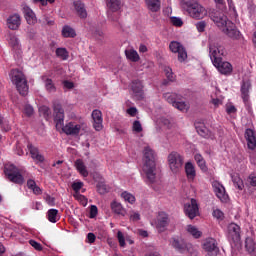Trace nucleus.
I'll list each match as a JSON object with an SVG mask.
<instances>
[{"mask_svg": "<svg viewBox=\"0 0 256 256\" xmlns=\"http://www.w3.org/2000/svg\"><path fill=\"white\" fill-rule=\"evenodd\" d=\"M146 7L152 13H157V11L161 10V0H145Z\"/></svg>", "mask_w": 256, "mask_h": 256, "instance_id": "28", "label": "nucleus"}, {"mask_svg": "<svg viewBox=\"0 0 256 256\" xmlns=\"http://www.w3.org/2000/svg\"><path fill=\"white\" fill-rule=\"evenodd\" d=\"M170 245L174 247L177 251H180V253H187L191 251V244H187L184 240H179L177 238H173L170 241Z\"/></svg>", "mask_w": 256, "mask_h": 256, "instance_id": "17", "label": "nucleus"}, {"mask_svg": "<svg viewBox=\"0 0 256 256\" xmlns=\"http://www.w3.org/2000/svg\"><path fill=\"white\" fill-rule=\"evenodd\" d=\"M74 197L77 199V201H79V203L83 206V207H87V198L84 195L81 194H75Z\"/></svg>", "mask_w": 256, "mask_h": 256, "instance_id": "53", "label": "nucleus"}, {"mask_svg": "<svg viewBox=\"0 0 256 256\" xmlns=\"http://www.w3.org/2000/svg\"><path fill=\"white\" fill-rule=\"evenodd\" d=\"M77 33H75V29H73L71 26H64L62 28V37L65 38H73L76 37Z\"/></svg>", "mask_w": 256, "mask_h": 256, "instance_id": "40", "label": "nucleus"}, {"mask_svg": "<svg viewBox=\"0 0 256 256\" xmlns=\"http://www.w3.org/2000/svg\"><path fill=\"white\" fill-rule=\"evenodd\" d=\"M27 187L31 191H33L34 195H41L43 193V190L39 186H37V183L33 179H29L27 181Z\"/></svg>", "mask_w": 256, "mask_h": 256, "instance_id": "35", "label": "nucleus"}, {"mask_svg": "<svg viewBox=\"0 0 256 256\" xmlns=\"http://www.w3.org/2000/svg\"><path fill=\"white\" fill-rule=\"evenodd\" d=\"M110 207L111 211L116 215H121L122 217H125V215L127 214V211L124 209L123 205L116 200L111 202Z\"/></svg>", "mask_w": 256, "mask_h": 256, "instance_id": "27", "label": "nucleus"}, {"mask_svg": "<svg viewBox=\"0 0 256 256\" xmlns=\"http://www.w3.org/2000/svg\"><path fill=\"white\" fill-rule=\"evenodd\" d=\"M47 219L50 223H57L59 221V210L57 209H50L47 212Z\"/></svg>", "mask_w": 256, "mask_h": 256, "instance_id": "37", "label": "nucleus"}, {"mask_svg": "<svg viewBox=\"0 0 256 256\" xmlns=\"http://www.w3.org/2000/svg\"><path fill=\"white\" fill-rule=\"evenodd\" d=\"M8 43L15 53H21V44H19V39L17 36L10 35Z\"/></svg>", "mask_w": 256, "mask_h": 256, "instance_id": "31", "label": "nucleus"}, {"mask_svg": "<svg viewBox=\"0 0 256 256\" xmlns=\"http://www.w3.org/2000/svg\"><path fill=\"white\" fill-rule=\"evenodd\" d=\"M22 12L24 15V19H26V23H28V25H35L37 23V15H35V12L33 11V9H31V7L23 5Z\"/></svg>", "mask_w": 256, "mask_h": 256, "instance_id": "18", "label": "nucleus"}, {"mask_svg": "<svg viewBox=\"0 0 256 256\" xmlns=\"http://www.w3.org/2000/svg\"><path fill=\"white\" fill-rule=\"evenodd\" d=\"M10 81L15 85L17 91L20 95H27L29 93V85H27V78L25 74L19 69L11 70L10 74Z\"/></svg>", "mask_w": 256, "mask_h": 256, "instance_id": "5", "label": "nucleus"}, {"mask_svg": "<svg viewBox=\"0 0 256 256\" xmlns=\"http://www.w3.org/2000/svg\"><path fill=\"white\" fill-rule=\"evenodd\" d=\"M83 187V182L77 181L72 184V189L75 191L76 194H79V191H81V188Z\"/></svg>", "mask_w": 256, "mask_h": 256, "instance_id": "55", "label": "nucleus"}, {"mask_svg": "<svg viewBox=\"0 0 256 256\" xmlns=\"http://www.w3.org/2000/svg\"><path fill=\"white\" fill-rule=\"evenodd\" d=\"M225 26H226V35H228L233 39H239L240 31L236 29V26L234 25L233 22L226 20Z\"/></svg>", "mask_w": 256, "mask_h": 256, "instance_id": "22", "label": "nucleus"}, {"mask_svg": "<svg viewBox=\"0 0 256 256\" xmlns=\"http://www.w3.org/2000/svg\"><path fill=\"white\" fill-rule=\"evenodd\" d=\"M56 57L59 59H62V61H67L69 59V51H67V48H57L55 51Z\"/></svg>", "mask_w": 256, "mask_h": 256, "instance_id": "39", "label": "nucleus"}, {"mask_svg": "<svg viewBox=\"0 0 256 256\" xmlns=\"http://www.w3.org/2000/svg\"><path fill=\"white\" fill-rule=\"evenodd\" d=\"M203 249L209 256H216L219 253V247H217V242L213 238L205 240Z\"/></svg>", "mask_w": 256, "mask_h": 256, "instance_id": "13", "label": "nucleus"}, {"mask_svg": "<svg viewBox=\"0 0 256 256\" xmlns=\"http://www.w3.org/2000/svg\"><path fill=\"white\" fill-rule=\"evenodd\" d=\"M226 113L231 119H236L237 117V108L231 102L226 104Z\"/></svg>", "mask_w": 256, "mask_h": 256, "instance_id": "38", "label": "nucleus"}, {"mask_svg": "<svg viewBox=\"0 0 256 256\" xmlns=\"http://www.w3.org/2000/svg\"><path fill=\"white\" fill-rule=\"evenodd\" d=\"M132 96L136 99V101H141L143 99V82L139 80H135L131 84Z\"/></svg>", "mask_w": 256, "mask_h": 256, "instance_id": "15", "label": "nucleus"}, {"mask_svg": "<svg viewBox=\"0 0 256 256\" xmlns=\"http://www.w3.org/2000/svg\"><path fill=\"white\" fill-rule=\"evenodd\" d=\"M97 213H98L97 206L92 205L90 207V219H95V217H97Z\"/></svg>", "mask_w": 256, "mask_h": 256, "instance_id": "62", "label": "nucleus"}, {"mask_svg": "<svg viewBox=\"0 0 256 256\" xmlns=\"http://www.w3.org/2000/svg\"><path fill=\"white\" fill-rule=\"evenodd\" d=\"M39 113L40 115L45 117L47 120L51 117V109H49V107L47 106H41L39 108Z\"/></svg>", "mask_w": 256, "mask_h": 256, "instance_id": "45", "label": "nucleus"}, {"mask_svg": "<svg viewBox=\"0 0 256 256\" xmlns=\"http://www.w3.org/2000/svg\"><path fill=\"white\" fill-rule=\"evenodd\" d=\"M184 169H185L187 180L190 182L195 181V177H197V171L195 170V165H193V163L191 162H187L185 164Z\"/></svg>", "mask_w": 256, "mask_h": 256, "instance_id": "24", "label": "nucleus"}, {"mask_svg": "<svg viewBox=\"0 0 256 256\" xmlns=\"http://www.w3.org/2000/svg\"><path fill=\"white\" fill-rule=\"evenodd\" d=\"M245 249L249 254L256 255V243L252 237L245 239Z\"/></svg>", "mask_w": 256, "mask_h": 256, "instance_id": "30", "label": "nucleus"}, {"mask_svg": "<svg viewBox=\"0 0 256 256\" xmlns=\"http://www.w3.org/2000/svg\"><path fill=\"white\" fill-rule=\"evenodd\" d=\"M186 232L194 237V239H199L201 235H203V232H201L197 226L191 224L186 226Z\"/></svg>", "mask_w": 256, "mask_h": 256, "instance_id": "32", "label": "nucleus"}, {"mask_svg": "<svg viewBox=\"0 0 256 256\" xmlns=\"http://www.w3.org/2000/svg\"><path fill=\"white\" fill-rule=\"evenodd\" d=\"M74 7L79 17L85 19L87 17V10H85V4L81 0H74Z\"/></svg>", "mask_w": 256, "mask_h": 256, "instance_id": "29", "label": "nucleus"}, {"mask_svg": "<svg viewBox=\"0 0 256 256\" xmlns=\"http://www.w3.org/2000/svg\"><path fill=\"white\" fill-rule=\"evenodd\" d=\"M29 151L34 161H37L38 163H43V161H45V158L43 155L39 154V150L36 147L30 146Z\"/></svg>", "mask_w": 256, "mask_h": 256, "instance_id": "33", "label": "nucleus"}, {"mask_svg": "<svg viewBox=\"0 0 256 256\" xmlns=\"http://www.w3.org/2000/svg\"><path fill=\"white\" fill-rule=\"evenodd\" d=\"M248 182L252 187H256V176L249 175Z\"/></svg>", "mask_w": 256, "mask_h": 256, "instance_id": "64", "label": "nucleus"}, {"mask_svg": "<svg viewBox=\"0 0 256 256\" xmlns=\"http://www.w3.org/2000/svg\"><path fill=\"white\" fill-rule=\"evenodd\" d=\"M209 56L217 71L221 75H225V61H223L225 57V46H221L219 43H210Z\"/></svg>", "mask_w": 256, "mask_h": 256, "instance_id": "4", "label": "nucleus"}, {"mask_svg": "<svg viewBox=\"0 0 256 256\" xmlns=\"http://www.w3.org/2000/svg\"><path fill=\"white\" fill-rule=\"evenodd\" d=\"M125 55L129 61H132L133 63H137L141 57H139V53L135 49H126Z\"/></svg>", "mask_w": 256, "mask_h": 256, "instance_id": "34", "label": "nucleus"}, {"mask_svg": "<svg viewBox=\"0 0 256 256\" xmlns=\"http://www.w3.org/2000/svg\"><path fill=\"white\" fill-rule=\"evenodd\" d=\"M252 87L251 81L250 80H243L241 83V98L243 99L244 102H247L249 100V91Z\"/></svg>", "mask_w": 256, "mask_h": 256, "instance_id": "23", "label": "nucleus"}, {"mask_svg": "<svg viewBox=\"0 0 256 256\" xmlns=\"http://www.w3.org/2000/svg\"><path fill=\"white\" fill-rule=\"evenodd\" d=\"M180 7L184 11L188 12V15L192 17V19H205V17L209 15L206 8L203 7V5H201L197 0H181Z\"/></svg>", "mask_w": 256, "mask_h": 256, "instance_id": "3", "label": "nucleus"}, {"mask_svg": "<svg viewBox=\"0 0 256 256\" xmlns=\"http://www.w3.org/2000/svg\"><path fill=\"white\" fill-rule=\"evenodd\" d=\"M198 167H200L201 171L204 173L207 172V164L205 162V159L200 160V162H197Z\"/></svg>", "mask_w": 256, "mask_h": 256, "instance_id": "63", "label": "nucleus"}, {"mask_svg": "<svg viewBox=\"0 0 256 256\" xmlns=\"http://www.w3.org/2000/svg\"><path fill=\"white\" fill-rule=\"evenodd\" d=\"M167 162L173 175H179L183 169L185 158H183V156L178 152H171L167 157Z\"/></svg>", "mask_w": 256, "mask_h": 256, "instance_id": "7", "label": "nucleus"}, {"mask_svg": "<svg viewBox=\"0 0 256 256\" xmlns=\"http://www.w3.org/2000/svg\"><path fill=\"white\" fill-rule=\"evenodd\" d=\"M120 197L122 199H124L125 203H130V205H134V203L136 201L135 195H133L127 191L122 192Z\"/></svg>", "mask_w": 256, "mask_h": 256, "instance_id": "42", "label": "nucleus"}, {"mask_svg": "<svg viewBox=\"0 0 256 256\" xmlns=\"http://www.w3.org/2000/svg\"><path fill=\"white\" fill-rule=\"evenodd\" d=\"M206 27H207V23L205 21H200L196 23V28H197V31H199V33H203Z\"/></svg>", "mask_w": 256, "mask_h": 256, "instance_id": "58", "label": "nucleus"}, {"mask_svg": "<svg viewBox=\"0 0 256 256\" xmlns=\"http://www.w3.org/2000/svg\"><path fill=\"white\" fill-rule=\"evenodd\" d=\"M127 115H129L130 117H136L138 110L135 107H130L126 110Z\"/></svg>", "mask_w": 256, "mask_h": 256, "instance_id": "61", "label": "nucleus"}, {"mask_svg": "<svg viewBox=\"0 0 256 256\" xmlns=\"http://www.w3.org/2000/svg\"><path fill=\"white\" fill-rule=\"evenodd\" d=\"M169 225V216L165 212H160L156 221V229L159 233H163L167 229Z\"/></svg>", "mask_w": 256, "mask_h": 256, "instance_id": "16", "label": "nucleus"}, {"mask_svg": "<svg viewBox=\"0 0 256 256\" xmlns=\"http://www.w3.org/2000/svg\"><path fill=\"white\" fill-rule=\"evenodd\" d=\"M228 241L235 246L239 245L241 242V235H240V227L235 224L231 223L228 226V233H227Z\"/></svg>", "mask_w": 256, "mask_h": 256, "instance_id": "11", "label": "nucleus"}, {"mask_svg": "<svg viewBox=\"0 0 256 256\" xmlns=\"http://www.w3.org/2000/svg\"><path fill=\"white\" fill-rule=\"evenodd\" d=\"M143 165L141 175L144 178L147 185H155L159 183V178L157 177V167L155 165V151L150 146H145L143 150Z\"/></svg>", "mask_w": 256, "mask_h": 256, "instance_id": "2", "label": "nucleus"}, {"mask_svg": "<svg viewBox=\"0 0 256 256\" xmlns=\"http://www.w3.org/2000/svg\"><path fill=\"white\" fill-rule=\"evenodd\" d=\"M4 173L12 183H17L18 185H23V183H25L21 170H19L13 164H6Z\"/></svg>", "mask_w": 256, "mask_h": 256, "instance_id": "8", "label": "nucleus"}, {"mask_svg": "<svg viewBox=\"0 0 256 256\" xmlns=\"http://www.w3.org/2000/svg\"><path fill=\"white\" fill-rule=\"evenodd\" d=\"M178 95L175 93H166L164 94V98L168 103H171L175 107V109H178V111H182V113H187L189 111V104L183 101H179Z\"/></svg>", "mask_w": 256, "mask_h": 256, "instance_id": "9", "label": "nucleus"}, {"mask_svg": "<svg viewBox=\"0 0 256 256\" xmlns=\"http://www.w3.org/2000/svg\"><path fill=\"white\" fill-rule=\"evenodd\" d=\"M0 127L3 131H11V126L9 125V121L5 120V118H3L0 115Z\"/></svg>", "mask_w": 256, "mask_h": 256, "instance_id": "48", "label": "nucleus"}, {"mask_svg": "<svg viewBox=\"0 0 256 256\" xmlns=\"http://www.w3.org/2000/svg\"><path fill=\"white\" fill-rule=\"evenodd\" d=\"M7 25L12 31H17L21 27V15L12 14L7 19Z\"/></svg>", "mask_w": 256, "mask_h": 256, "instance_id": "20", "label": "nucleus"}, {"mask_svg": "<svg viewBox=\"0 0 256 256\" xmlns=\"http://www.w3.org/2000/svg\"><path fill=\"white\" fill-rule=\"evenodd\" d=\"M93 120V128L95 131H102L103 130V113L101 110H93L91 114Z\"/></svg>", "mask_w": 256, "mask_h": 256, "instance_id": "14", "label": "nucleus"}, {"mask_svg": "<svg viewBox=\"0 0 256 256\" xmlns=\"http://www.w3.org/2000/svg\"><path fill=\"white\" fill-rule=\"evenodd\" d=\"M225 0H214L216 7H222L220 9H213L209 12V17L211 21L220 29V31H225V5L223 4Z\"/></svg>", "mask_w": 256, "mask_h": 256, "instance_id": "6", "label": "nucleus"}, {"mask_svg": "<svg viewBox=\"0 0 256 256\" xmlns=\"http://www.w3.org/2000/svg\"><path fill=\"white\" fill-rule=\"evenodd\" d=\"M169 49L172 53H178L179 63H185L187 61V50L185 47L177 41L170 42Z\"/></svg>", "mask_w": 256, "mask_h": 256, "instance_id": "12", "label": "nucleus"}, {"mask_svg": "<svg viewBox=\"0 0 256 256\" xmlns=\"http://www.w3.org/2000/svg\"><path fill=\"white\" fill-rule=\"evenodd\" d=\"M107 6L110 11H119L121 9V0H107Z\"/></svg>", "mask_w": 256, "mask_h": 256, "instance_id": "43", "label": "nucleus"}, {"mask_svg": "<svg viewBox=\"0 0 256 256\" xmlns=\"http://www.w3.org/2000/svg\"><path fill=\"white\" fill-rule=\"evenodd\" d=\"M23 113L24 115H26V117H31L33 113H35V110H33V106L25 104L23 108Z\"/></svg>", "mask_w": 256, "mask_h": 256, "instance_id": "50", "label": "nucleus"}, {"mask_svg": "<svg viewBox=\"0 0 256 256\" xmlns=\"http://www.w3.org/2000/svg\"><path fill=\"white\" fill-rule=\"evenodd\" d=\"M232 181L238 190L242 191L244 188L243 180L239 177L237 173L232 174Z\"/></svg>", "mask_w": 256, "mask_h": 256, "instance_id": "41", "label": "nucleus"}, {"mask_svg": "<svg viewBox=\"0 0 256 256\" xmlns=\"http://www.w3.org/2000/svg\"><path fill=\"white\" fill-rule=\"evenodd\" d=\"M43 81H44L46 90L49 91V93H55L56 88H55V84H53V80L43 77Z\"/></svg>", "mask_w": 256, "mask_h": 256, "instance_id": "44", "label": "nucleus"}, {"mask_svg": "<svg viewBox=\"0 0 256 256\" xmlns=\"http://www.w3.org/2000/svg\"><path fill=\"white\" fill-rule=\"evenodd\" d=\"M29 244L31 245V247H34L36 251H43V246H41L39 242L35 240H30Z\"/></svg>", "mask_w": 256, "mask_h": 256, "instance_id": "59", "label": "nucleus"}, {"mask_svg": "<svg viewBox=\"0 0 256 256\" xmlns=\"http://www.w3.org/2000/svg\"><path fill=\"white\" fill-rule=\"evenodd\" d=\"M245 139L247 141V146L249 150H255L256 148V133L253 129H246L245 130Z\"/></svg>", "mask_w": 256, "mask_h": 256, "instance_id": "19", "label": "nucleus"}, {"mask_svg": "<svg viewBox=\"0 0 256 256\" xmlns=\"http://www.w3.org/2000/svg\"><path fill=\"white\" fill-rule=\"evenodd\" d=\"M74 165L76 171H78V173L82 177H89V170H87V166L85 165V162L82 159H77Z\"/></svg>", "mask_w": 256, "mask_h": 256, "instance_id": "25", "label": "nucleus"}, {"mask_svg": "<svg viewBox=\"0 0 256 256\" xmlns=\"http://www.w3.org/2000/svg\"><path fill=\"white\" fill-rule=\"evenodd\" d=\"M212 187L216 197H218L223 203L225 201V186H223V184H220L219 181L215 180L212 182Z\"/></svg>", "mask_w": 256, "mask_h": 256, "instance_id": "21", "label": "nucleus"}, {"mask_svg": "<svg viewBox=\"0 0 256 256\" xmlns=\"http://www.w3.org/2000/svg\"><path fill=\"white\" fill-rule=\"evenodd\" d=\"M139 219H141V215L139 214V212H135V211H131L130 212V221H139Z\"/></svg>", "mask_w": 256, "mask_h": 256, "instance_id": "60", "label": "nucleus"}, {"mask_svg": "<svg viewBox=\"0 0 256 256\" xmlns=\"http://www.w3.org/2000/svg\"><path fill=\"white\" fill-rule=\"evenodd\" d=\"M132 130L134 133H141L143 131V126L141 125V122L138 120L134 121L132 124Z\"/></svg>", "mask_w": 256, "mask_h": 256, "instance_id": "51", "label": "nucleus"}, {"mask_svg": "<svg viewBox=\"0 0 256 256\" xmlns=\"http://www.w3.org/2000/svg\"><path fill=\"white\" fill-rule=\"evenodd\" d=\"M195 128L200 137H204V139H209L211 137V131L206 128L205 124L196 122Z\"/></svg>", "mask_w": 256, "mask_h": 256, "instance_id": "26", "label": "nucleus"}, {"mask_svg": "<svg viewBox=\"0 0 256 256\" xmlns=\"http://www.w3.org/2000/svg\"><path fill=\"white\" fill-rule=\"evenodd\" d=\"M97 191L98 193H100V195H105V193L109 191V188H107V185H105L104 183H99L97 185Z\"/></svg>", "mask_w": 256, "mask_h": 256, "instance_id": "54", "label": "nucleus"}, {"mask_svg": "<svg viewBox=\"0 0 256 256\" xmlns=\"http://www.w3.org/2000/svg\"><path fill=\"white\" fill-rule=\"evenodd\" d=\"M213 217H215V219H217L218 223H221V221H223V219H225V214L220 209H216L213 211Z\"/></svg>", "mask_w": 256, "mask_h": 256, "instance_id": "49", "label": "nucleus"}, {"mask_svg": "<svg viewBox=\"0 0 256 256\" xmlns=\"http://www.w3.org/2000/svg\"><path fill=\"white\" fill-rule=\"evenodd\" d=\"M233 74V65L229 62H225V76Z\"/></svg>", "mask_w": 256, "mask_h": 256, "instance_id": "57", "label": "nucleus"}, {"mask_svg": "<svg viewBox=\"0 0 256 256\" xmlns=\"http://www.w3.org/2000/svg\"><path fill=\"white\" fill-rule=\"evenodd\" d=\"M44 201H46L47 205H49L50 207H54L55 205V198L49 194L44 196Z\"/></svg>", "mask_w": 256, "mask_h": 256, "instance_id": "56", "label": "nucleus"}, {"mask_svg": "<svg viewBox=\"0 0 256 256\" xmlns=\"http://www.w3.org/2000/svg\"><path fill=\"white\" fill-rule=\"evenodd\" d=\"M164 73H165L168 81H171V82L175 81V74H173V70L171 69V67L166 66L164 68Z\"/></svg>", "mask_w": 256, "mask_h": 256, "instance_id": "47", "label": "nucleus"}, {"mask_svg": "<svg viewBox=\"0 0 256 256\" xmlns=\"http://www.w3.org/2000/svg\"><path fill=\"white\" fill-rule=\"evenodd\" d=\"M184 213L188 219H195L199 216V204L195 198H191L184 204Z\"/></svg>", "mask_w": 256, "mask_h": 256, "instance_id": "10", "label": "nucleus"}, {"mask_svg": "<svg viewBox=\"0 0 256 256\" xmlns=\"http://www.w3.org/2000/svg\"><path fill=\"white\" fill-rule=\"evenodd\" d=\"M54 121L56 123V129L59 131L62 129L65 135H70L71 137H79L87 131V124L79 121H70L65 125V110L61 104H54Z\"/></svg>", "mask_w": 256, "mask_h": 256, "instance_id": "1", "label": "nucleus"}, {"mask_svg": "<svg viewBox=\"0 0 256 256\" xmlns=\"http://www.w3.org/2000/svg\"><path fill=\"white\" fill-rule=\"evenodd\" d=\"M170 23L174 27H183V19H181V17H176V16L170 17Z\"/></svg>", "mask_w": 256, "mask_h": 256, "instance_id": "46", "label": "nucleus"}, {"mask_svg": "<svg viewBox=\"0 0 256 256\" xmlns=\"http://www.w3.org/2000/svg\"><path fill=\"white\" fill-rule=\"evenodd\" d=\"M158 123L162 127H166V129H171V127H173V124H171V121L167 118H161Z\"/></svg>", "mask_w": 256, "mask_h": 256, "instance_id": "52", "label": "nucleus"}, {"mask_svg": "<svg viewBox=\"0 0 256 256\" xmlns=\"http://www.w3.org/2000/svg\"><path fill=\"white\" fill-rule=\"evenodd\" d=\"M117 239H118V243L120 245V247H125V241L129 242L130 245H133V240H131V238L129 236H125V234H123V232L118 231L117 233Z\"/></svg>", "mask_w": 256, "mask_h": 256, "instance_id": "36", "label": "nucleus"}]
</instances>
